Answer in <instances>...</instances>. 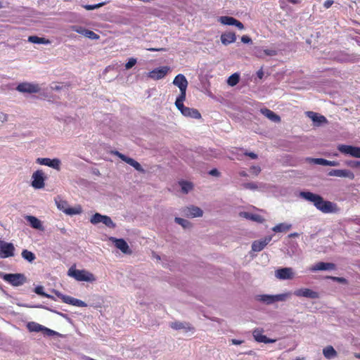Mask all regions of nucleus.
Listing matches in <instances>:
<instances>
[{
	"instance_id": "1",
	"label": "nucleus",
	"mask_w": 360,
	"mask_h": 360,
	"mask_svg": "<svg viewBox=\"0 0 360 360\" xmlns=\"http://www.w3.org/2000/svg\"><path fill=\"white\" fill-rule=\"evenodd\" d=\"M300 196L312 202L316 208L323 213H333L338 211L337 205L335 203L324 200L323 198L318 194L309 191H302L300 193Z\"/></svg>"
},
{
	"instance_id": "2",
	"label": "nucleus",
	"mask_w": 360,
	"mask_h": 360,
	"mask_svg": "<svg viewBox=\"0 0 360 360\" xmlns=\"http://www.w3.org/2000/svg\"><path fill=\"white\" fill-rule=\"evenodd\" d=\"M68 275L78 281L94 282L96 281L94 275L86 270H79L75 266H71L68 271Z\"/></svg>"
},
{
	"instance_id": "3",
	"label": "nucleus",
	"mask_w": 360,
	"mask_h": 360,
	"mask_svg": "<svg viewBox=\"0 0 360 360\" xmlns=\"http://www.w3.org/2000/svg\"><path fill=\"white\" fill-rule=\"evenodd\" d=\"M58 208L68 215L79 214L82 212V206L78 205L74 207H70L68 203L63 200L56 201Z\"/></svg>"
},
{
	"instance_id": "4",
	"label": "nucleus",
	"mask_w": 360,
	"mask_h": 360,
	"mask_svg": "<svg viewBox=\"0 0 360 360\" xmlns=\"http://www.w3.org/2000/svg\"><path fill=\"white\" fill-rule=\"evenodd\" d=\"M90 222L92 224H98L99 223H103L107 227L110 229H115L116 227V224L112 221L111 218L107 215H102L100 213H95L90 219Z\"/></svg>"
},
{
	"instance_id": "5",
	"label": "nucleus",
	"mask_w": 360,
	"mask_h": 360,
	"mask_svg": "<svg viewBox=\"0 0 360 360\" xmlns=\"http://www.w3.org/2000/svg\"><path fill=\"white\" fill-rule=\"evenodd\" d=\"M3 279L13 286H20L26 282V277L22 274H6Z\"/></svg>"
},
{
	"instance_id": "6",
	"label": "nucleus",
	"mask_w": 360,
	"mask_h": 360,
	"mask_svg": "<svg viewBox=\"0 0 360 360\" xmlns=\"http://www.w3.org/2000/svg\"><path fill=\"white\" fill-rule=\"evenodd\" d=\"M15 247L13 243L0 240V258L14 256Z\"/></svg>"
},
{
	"instance_id": "7",
	"label": "nucleus",
	"mask_w": 360,
	"mask_h": 360,
	"mask_svg": "<svg viewBox=\"0 0 360 360\" xmlns=\"http://www.w3.org/2000/svg\"><path fill=\"white\" fill-rule=\"evenodd\" d=\"M32 186L36 189L43 188L45 186L46 176L42 170H37L32 174Z\"/></svg>"
},
{
	"instance_id": "8",
	"label": "nucleus",
	"mask_w": 360,
	"mask_h": 360,
	"mask_svg": "<svg viewBox=\"0 0 360 360\" xmlns=\"http://www.w3.org/2000/svg\"><path fill=\"white\" fill-rule=\"evenodd\" d=\"M40 89L39 84L29 82L20 83L16 87L18 91L29 94L38 93L40 91Z\"/></svg>"
},
{
	"instance_id": "9",
	"label": "nucleus",
	"mask_w": 360,
	"mask_h": 360,
	"mask_svg": "<svg viewBox=\"0 0 360 360\" xmlns=\"http://www.w3.org/2000/svg\"><path fill=\"white\" fill-rule=\"evenodd\" d=\"M173 84L178 86L180 89V94L179 95H186V89L188 87V81L186 78V77L182 74L177 75L174 81Z\"/></svg>"
},
{
	"instance_id": "10",
	"label": "nucleus",
	"mask_w": 360,
	"mask_h": 360,
	"mask_svg": "<svg viewBox=\"0 0 360 360\" xmlns=\"http://www.w3.org/2000/svg\"><path fill=\"white\" fill-rule=\"evenodd\" d=\"M56 294L58 297H59L63 302H65L66 304H70L73 306L81 307H84L86 306V304L84 302H83L82 300L72 297L68 295H63L62 293L58 292H56Z\"/></svg>"
},
{
	"instance_id": "11",
	"label": "nucleus",
	"mask_w": 360,
	"mask_h": 360,
	"mask_svg": "<svg viewBox=\"0 0 360 360\" xmlns=\"http://www.w3.org/2000/svg\"><path fill=\"white\" fill-rule=\"evenodd\" d=\"M169 70V68L167 66L158 68L149 72L148 76L153 79L158 80L164 78Z\"/></svg>"
},
{
	"instance_id": "12",
	"label": "nucleus",
	"mask_w": 360,
	"mask_h": 360,
	"mask_svg": "<svg viewBox=\"0 0 360 360\" xmlns=\"http://www.w3.org/2000/svg\"><path fill=\"white\" fill-rule=\"evenodd\" d=\"M294 295L297 297H304L311 299H317L319 294L309 288H300L294 292Z\"/></svg>"
},
{
	"instance_id": "13",
	"label": "nucleus",
	"mask_w": 360,
	"mask_h": 360,
	"mask_svg": "<svg viewBox=\"0 0 360 360\" xmlns=\"http://www.w3.org/2000/svg\"><path fill=\"white\" fill-rule=\"evenodd\" d=\"M275 276L281 280L291 279L293 278L292 269L290 267L278 269L275 271Z\"/></svg>"
},
{
	"instance_id": "14",
	"label": "nucleus",
	"mask_w": 360,
	"mask_h": 360,
	"mask_svg": "<svg viewBox=\"0 0 360 360\" xmlns=\"http://www.w3.org/2000/svg\"><path fill=\"white\" fill-rule=\"evenodd\" d=\"M37 162L40 165L49 166V167L56 169L57 170H60V160H58L57 158H55L53 160H51L50 158H37Z\"/></svg>"
},
{
	"instance_id": "15",
	"label": "nucleus",
	"mask_w": 360,
	"mask_h": 360,
	"mask_svg": "<svg viewBox=\"0 0 360 360\" xmlns=\"http://www.w3.org/2000/svg\"><path fill=\"white\" fill-rule=\"evenodd\" d=\"M271 240V236H266L262 239L255 240L252 244V250L254 252H259L262 250Z\"/></svg>"
},
{
	"instance_id": "16",
	"label": "nucleus",
	"mask_w": 360,
	"mask_h": 360,
	"mask_svg": "<svg viewBox=\"0 0 360 360\" xmlns=\"http://www.w3.org/2000/svg\"><path fill=\"white\" fill-rule=\"evenodd\" d=\"M329 176L354 179V174L349 169H332L328 172Z\"/></svg>"
},
{
	"instance_id": "17",
	"label": "nucleus",
	"mask_w": 360,
	"mask_h": 360,
	"mask_svg": "<svg viewBox=\"0 0 360 360\" xmlns=\"http://www.w3.org/2000/svg\"><path fill=\"white\" fill-rule=\"evenodd\" d=\"M252 335L255 341L258 342L273 343L276 342V340L270 339L266 335H263V330L262 329L254 330L252 332Z\"/></svg>"
},
{
	"instance_id": "18",
	"label": "nucleus",
	"mask_w": 360,
	"mask_h": 360,
	"mask_svg": "<svg viewBox=\"0 0 360 360\" xmlns=\"http://www.w3.org/2000/svg\"><path fill=\"white\" fill-rule=\"evenodd\" d=\"M115 154L123 161L129 164V165L132 166L135 169H136L139 172H143V169L141 165L136 161L135 160L129 158L126 155H124L122 153H120V152H116Z\"/></svg>"
},
{
	"instance_id": "19",
	"label": "nucleus",
	"mask_w": 360,
	"mask_h": 360,
	"mask_svg": "<svg viewBox=\"0 0 360 360\" xmlns=\"http://www.w3.org/2000/svg\"><path fill=\"white\" fill-rule=\"evenodd\" d=\"M335 269V264L330 262H320L310 268L311 271H326Z\"/></svg>"
},
{
	"instance_id": "20",
	"label": "nucleus",
	"mask_w": 360,
	"mask_h": 360,
	"mask_svg": "<svg viewBox=\"0 0 360 360\" xmlns=\"http://www.w3.org/2000/svg\"><path fill=\"white\" fill-rule=\"evenodd\" d=\"M306 161L309 163H314L316 165H324V166H338L339 165V162L337 161H330L328 160L323 158H307L306 159Z\"/></svg>"
},
{
	"instance_id": "21",
	"label": "nucleus",
	"mask_w": 360,
	"mask_h": 360,
	"mask_svg": "<svg viewBox=\"0 0 360 360\" xmlns=\"http://www.w3.org/2000/svg\"><path fill=\"white\" fill-rule=\"evenodd\" d=\"M184 214L186 217H201L203 214L202 210L195 206H191L186 207L183 210Z\"/></svg>"
},
{
	"instance_id": "22",
	"label": "nucleus",
	"mask_w": 360,
	"mask_h": 360,
	"mask_svg": "<svg viewBox=\"0 0 360 360\" xmlns=\"http://www.w3.org/2000/svg\"><path fill=\"white\" fill-rule=\"evenodd\" d=\"M115 247L120 250L123 253L131 255V250H130L127 243L122 238L115 239Z\"/></svg>"
},
{
	"instance_id": "23",
	"label": "nucleus",
	"mask_w": 360,
	"mask_h": 360,
	"mask_svg": "<svg viewBox=\"0 0 360 360\" xmlns=\"http://www.w3.org/2000/svg\"><path fill=\"white\" fill-rule=\"evenodd\" d=\"M184 116L190 117L195 119L201 118V115L199 111L194 108L185 107L183 111L181 112Z\"/></svg>"
},
{
	"instance_id": "24",
	"label": "nucleus",
	"mask_w": 360,
	"mask_h": 360,
	"mask_svg": "<svg viewBox=\"0 0 360 360\" xmlns=\"http://www.w3.org/2000/svg\"><path fill=\"white\" fill-rule=\"evenodd\" d=\"M236 37L234 32H228L221 35V41L224 45H228L236 41Z\"/></svg>"
},
{
	"instance_id": "25",
	"label": "nucleus",
	"mask_w": 360,
	"mask_h": 360,
	"mask_svg": "<svg viewBox=\"0 0 360 360\" xmlns=\"http://www.w3.org/2000/svg\"><path fill=\"white\" fill-rule=\"evenodd\" d=\"M261 112L262 113V115H264L265 117L269 118L272 122H279L281 121V117L278 115L274 113L272 110L268 108L261 109Z\"/></svg>"
},
{
	"instance_id": "26",
	"label": "nucleus",
	"mask_w": 360,
	"mask_h": 360,
	"mask_svg": "<svg viewBox=\"0 0 360 360\" xmlns=\"http://www.w3.org/2000/svg\"><path fill=\"white\" fill-rule=\"evenodd\" d=\"M25 219L28 221L30 226L36 229H42L41 221L34 216L27 215Z\"/></svg>"
},
{
	"instance_id": "27",
	"label": "nucleus",
	"mask_w": 360,
	"mask_h": 360,
	"mask_svg": "<svg viewBox=\"0 0 360 360\" xmlns=\"http://www.w3.org/2000/svg\"><path fill=\"white\" fill-rule=\"evenodd\" d=\"M292 225L286 223H280L272 228V231L276 233H282L289 231Z\"/></svg>"
},
{
	"instance_id": "28",
	"label": "nucleus",
	"mask_w": 360,
	"mask_h": 360,
	"mask_svg": "<svg viewBox=\"0 0 360 360\" xmlns=\"http://www.w3.org/2000/svg\"><path fill=\"white\" fill-rule=\"evenodd\" d=\"M323 354L327 359H333L337 356V352L332 346H328L323 349Z\"/></svg>"
},
{
	"instance_id": "29",
	"label": "nucleus",
	"mask_w": 360,
	"mask_h": 360,
	"mask_svg": "<svg viewBox=\"0 0 360 360\" xmlns=\"http://www.w3.org/2000/svg\"><path fill=\"white\" fill-rule=\"evenodd\" d=\"M307 115L314 122L319 123L326 122L327 120L323 115H319L318 113L314 112H308Z\"/></svg>"
},
{
	"instance_id": "30",
	"label": "nucleus",
	"mask_w": 360,
	"mask_h": 360,
	"mask_svg": "<svg viewBox=\"0 0 360 360\" xmlns=\"http://www.w3.org/2000/svg\"><path fill=\"white\" fill-rule=\"evenodd\" d=\"M353 147L352 146L342 144L338 146V150L342 154L352 156Z\"/></svg>"
},
{
	"instance_id": "31",
	"label": "nucleus",
	"mask_w": 360,
	"mask_h": 360,
	"mask_svg": "<svg viewBox=\"0 0 360 360\" xmlns=\"http://www.w3.org/2000/svg\"><path fill=\"white\" fill-rule=\"evenodd\" d=\"M171 327L176 330L185 328L191 330L193 329L192 327H191V326L188 323H184L179 321L172 323Z\"/></svg>"
},
{
	"instance_id": "32",
	"label": "nucleus",
	"mask_w": 360,
	"mask_h": 360,
	"mask_svg": "<svg viewBox=\"0 0 360 360\" xmlns=\"http://www.w3.org/2000/svg\"><path fill=\"white\" fill-rule=\"evenodd\" d=\"M28 41L30 42L34 43V44H47L49 43V41L44 37H39L37 36H30L28 38Z\"/></svg>"
},
{
	"instance_id": "33",
	"label": "nucleus",
	"mask_w": 360,
	"mask_h": 360,
	"mask_svg": "<svg viewBox=\"0 0 360 360\" xmlns=\"http://www.w3.org/2000/svg\"><path fill=\"white\" fill-rule=\"evenodd\" d=\"M21 255L22 258L29 262H32L36 259L35 255L27 250H23Z\"/></svg>"
},
{
	"instance_id": "34",
	"label": "nucleus",
	"mask_w": 360,
	"mask_h": 360,
	"mask_svg": "<svg viewBox=\"0 0 360 360\" xmlns=\"http://www.w3.org/2000/svg\"><path fill=\"white\" fill-rule=\"evenodd\" d=\"M27 327L30 332H41L43 329V326L35 322L28 323Z\"/></svg>"
},
{
	"instance_id": "35",
	"label": "nucleus",
	"mask_w": 360,
	"mask_h": 360,
	"mask_svg": "<svg viewBox=\"0 0 360 360\" xmlns=\"http://www.w3.org/2000/svg\"><path fill=\"white\" fill-rule=\"evenodd\" d=\"M186 95H179V96L176 98V101H175L176 107L181 112L183 111V110L186 107L184 105V101L186 100Z\"/></svg>"
},
{
	"instance_id": "36",
	"label": "nucleus",
	"mask_w": 360,
	"mask_h": 360,
	"mask_svg": "<svg viewBox=\"0 0 360 360\" xmlns=\"http://www.w3.org/2000/svg\"><path fill=\"white\" fill-rule=\"evenodd\" d=\"M240 80V75L238 73H233L227 79V84L231 86H236Z\"/></svg>"
},
{
	"instance_id": "37",
	"label": "nucleus",
	"mask_w": 360,
	"mask_h": 360,
	"mask_svg": "<svg viewBox=\"0 0 360 360\" xmlns=\"http://www.w3.org/2000/svg\"><path fill=\"white\" fill-rule=\"evenodd\" d=\"M219 21L224 25H234L236 22V19L230 16H221L220 17Z\"/></svg>"
},
{
	"instance_id": "38",
	"label": "nucleus",
	"mask_w": 360,
	"mask_h": 360,
	"mask_svg": "<svg viewBox=\"0 0 360 360\" xmlns=\"http://www.w3.org/2000/svg\"><path fill=\"white\" fill-rule=\"evenodd\" d=\"M249 220H252L259 224H262L265 221V219L259 214H254L249 212Z\"/></svg>"
},
{
	"instance_id": "39",
	"label": "nucleus",
	"mask_w": 360,
	"mask_h": 360,
	"mask_svg": "<svg viewBox=\"0 0 360 360\" xmlns=\"http://www.w3.org/2000/svg\"><path fill=\"white\" fill-rule=\"evenodd\" d=\"M258 300L266 303L267 304H270L274 303L273 295H261L258 296Z\"/></svg>"
},
{
	"instance_id": "40",
	"label": "nucleus",
	"mask_w": 360,
	"mask_h": 360,
	"mask_svg": "<svg viewBox=\"0 0 360 360\" xmlns=\"http://www.w3.org/2000/svg\"><path fill=\"white\" fill-rule=\"evenodd\" d=\"M174 221L183 226L184 229H188L191 227V224L189 221L180 217H175Z\"/></svg>"
},
{
	"instance_id": "41",
	"label": "nucleus",
	"mask_w": 360,
	"mask_h": 360,
	"mask_svg": "<svg viewBox=\"0 0 360 360\" xmlns=\"http://www.w3.org/2000/svg\"><path fill=\"white\" fill-rule=\"evenodd\" d=\"M179 184L181 186L182 191L185 193H187L189 191H191L193 188L192 184L188 181H182L179 182Z\"/></svg>"
},
{
	"instance_id": "42",
	"label": "nucleus",
	"mask_w": 360,
	"mask_h": 360,
	"mask_svg": "<svg viewBox=\"0 0 360 360\" xmlns=\"http://www.w3.org/2000/svg\"><path fill=\"white\" fill-rule=\"evenodd\" d=\"M84 36H85L86 37H88L91 39H99V36L97 34H96L94 32L87 30V29L86 30V31H84Z\"/></svg>"
},
{
	"instance_id": "43",
	"label": "nucleus",
	"mask_w": 360,
	"mask_h": 360,
	"mask_svg": "<svg viewBox=\"0 0 360 360\" xmlns=\"http://www.w3.org/2000/svg\"><path fill=\"white\" fill-rule=\"evenodd\" d=\"M34 292L44 297H50L51 296L44 292V287L41 285L37 286L34 288Z\"/></svg>"
},
{
	"instance_id": "44",
	"label": "nucleus",
	"mask_w": 360,
	"mask_h": 360,
	"mask_svg": "<svg viewBox=\"0 0 360 360\" xmlns=\"http://www.w3.org/2000/svg\"><path fill=\"white\" fill-rule=\"evenodd\" d=\"M261 172V168L259 166H251L249 168V173L254 176L258 175Z\"/></svg>"
},
{
	"instance_id": "45",
	"label": "nucleus",
	"mask_w": 360,
	"mask_h": 360,
	"mask_svg": "<svg viewBox=\"0 0 360 360\" xmlns=\"http://www.w3.org/2000/svg\"><path fill=\"white\" fill-rule=\"evenodd\" d=\"M136 62L137 61H136V58H129L128 62L125 64V68L127 70L131 68L132 67H134L136 65Z\"/></svg>"
},
{
	"instance_id": "46",
	"label": "nucleus",
	"mask_w": 360,
	"mask_h": 360,
	"mask_svg": "<svg viewBox=\"0 0 360 360\" xmlns=\"http://www.w3.org/2000/svg\"><path fill=\"white\" fill-rule=\"evenodd\" d=\"M41 333L46 336H52L56 334V332L54 330H52L49 328H47L44 326H43V329L41 330Z\"/></svg>"
},
{
	"instance_id": "47",
	"label": "nucleus",
	"mask_w": 360,
	"mask_h": 360,
	"mask_svg": "<svg viewBox=\"0 0 360 360\" xmlns=\"http://www.w3.org/2000/svg\"><path fill=\"white\" fill-rule=\"evenodd\" d=\"M352 157L360 158V147H353Z\"/></svg>"
},
{
	"instance_id": "48",
	"label": "nucleus",
	"mask_w": 360,
	"mask_h": 360,
	"mask_svg": "<svg viewBox=\"0 0 360 360\" xmlns=\"http://www.w3.org/2000/svg\"><path fill=\"white\" fill-rule=\"evenodd\" d=\"M104 4H105L104 3H100V4H95V5H86V6H84V8L88 11H91V10H94L95 8H100L102 6H103Z\"/></svg>"
},
{
	"instance_id": "49",
	"label": "nucleus",
	"mask_w": 360,
	"mask_h": 360,
	"mask_svg": "<svg viewBox=\"0 0 360 360\" xmlns=\"http://www.w3.org/2000/svg\"><path fill=\"white\" fill-rule=\"evenodd\" d=\"M285 297H286V295H284V294L273 295L274 303L276 302L285 300Z\"/></svg>"
},
{
	"instance_id": "50",
	"label": "nucleus",
	"mask_w": 360,
	"mask_h": 360,
	"mask_svg": "<svg viewBox=\"0 0 360 360\" xmlns=\"http://www.w3.org/2000/svg\"><path fill=\"white\" fill-rule=\"evenodd\" d=\"M264 52L266 56H274L277 55V51L274 49H264Z\"/></svg>"
},
{
	"instance_id": "51",
	"label": "nucleus",
	"mask_w": 360,
	"mask_h": 360,
	"mask_svg": "<svg viewBox=\"0 0 360 360\" xmlns=\"http://www.w3.org/2000/svg\"><path fill=\"white\" fill-rule=\"evenodd\" d=\"M86 29L85 28H83L82 27H77V26H74L72 27V30H74L75 32L79 33V34H81L82 35H84V31H86Z\"/></svg>"
},
{
	"instance_id": "52",
	"label": "nucleus",
	"mask_w": 360,
	"mask_h": 360,
	"mask_svg": "<svg viewBox=\"0 0 360 360\" xmlns=\"http://www.w3.org/2000/svg\"><path fill=\"white\" fill-rule=\"evenodd\" d=\"M329 278L330 279H332L333 281H338V282H340V283H345L346 282V279L344 278L334 277V276H330Z\"/></svg>"
},
{
	"instance_id": "53",
	"label": "nucleus",
	"mask_w": 360,
	"mask_h": 360,
	"mask_svg": "<svg viewBox=\"0 0 360 360\" xmlns=\"http://www.w3.org/2000/svg\"><path fill=\"white\" fill-rule=\"evenodd\" d=\"M333 0H326L323 4V6L325 8H329L333 4Z\"/></svg>"
},
{
	"instance_id": "54",
	"label": "nucleus",
	"mask_w": 360,
	"mask_h": 360,
	"mask_svg": "<svg viewBox=\"0 0 360 360\" xmlns=\"http://www.w3.org/2000/svg\"><path fill=\"white\" fill-rule=\"evenodd\" d=\"M348 165H349L352 167H359L360 168V161H352V162L348 163Z\"/></svg>"
},
{
	"instance_id": "55",
	"label": "nucleus",
	"mask_w": 360,
	"mask_h": 360,
	"mask_svg": "<svg viewBox=\"0 0 360 360\" xmlns=\"http://www.w3.org/2000/svg\"><path fill=\"white\" fill-rule=\"evenodd\" d=\"M148 51H166V49L165 48H148L147 49Z\"/></svg>"
},
{
	"instance_id": "56",
	"label": "nucleus",
	"mask_w": 360,
	"mask_h": 360,
	"mask_svg": "<svg viewBox=\"0 0 360 360\" xmlns=\"http://www.w3.org/2000/svg\"><path fill=\"white\" fill-rule=\"evenodd\" d=\"M209 174L212 176H219V172L217 169H213L210 171Z\"/></svg>"
},
{
	"instance_id": "57",
	"label": "nucleus",
	"mask_w": 360,
	"mask_h": 360,
	"mask_svg": "<svg viewBox=\"0 0 360 360\" xmlns=\"http://www.w3.org/2000/svg\"><path fill=\"white\" fill-rule=\"evenodd\" d=\"M257 77L259 79H262L263 76H264V72L262 70V69H260L257 72Z\"/></svg>"
},
{
	"instance_id": "58",
	"label": "nucleus",
	"mask_w": 360,
	"mask_h": 360,
	"mask_svg": "<svg viewBox=\"0 0 360 360\" xmlns=\"http://www.w3.org/2000/svg\"><path fill=\"white\" fill-rule=\"evenodd\" d=\"M238 29L243 30L244 28L243 25L238 20H236V22L234 24Z\"/></svg>"
},
{
	"instance_id": "59",
	"label": "nucleus",
	"mask_w": 360,
	"mask_h": 360,
	"mask_svg": "<svg viewBox=\"0 0 360 360\" xmlns=\"http://www.w3.org/2000/svg\"><path fill=\"white\" fill-rule=\"evenodd\" d=\"M231 342L233 345H240L241 344L242 342H243V341H241V340H236V339H232L231 340Z\"/></svg>"
},
{
	"instance_id": "60",
	"label": "nucleus",
	"mask_w": 360,
	"mask_h": 360,
	"mask_svg": "<svg viewBox=\"0 0 360 360\" xmlns=\"http://www.w3.org/2000/svg\"><path fill=\"white\" fill-rule=\"evenodd\" d=\"M248 186H249V189H251V190H255L257 188V186L255 184H252V183H249Z\"/></svg>"
},
{
	"instance_id": "61",
	"label": "nucleus",
	"mask_w": 360,
	"mask_h": 360,
	"mask_svg": "<svg viewBox=\"0 0 360 360\" xmlns=\"http://www.w3.org/2000/svg\"><path fill=\"white\" fill-rule=\"evenodd\" d=\"M288 2L293 4H298L301 2L300 0H287Z\"/></svg>"
},
{
	"instance_id": "62",
	"label": "nucleus",
	"mask_w": 360,
	"mask_h": 360,
	"mask_svg": "<svg viewBox=\"0 0 360 360\" xmlns=\"http://www.w3.org/2000/svg\"><path fill=\"white\" fill-rule=\"evenodd\" d=\"M257 157V156L255 153L249 152V158L255 159Z\"/></svg>"
},
{
	"instance_id": "63",
	"label": "nucleus",
	"mask_w": 360,
	"mask_h": 360,
	"mask_svg": "<svg viewBox=\"0 0 360 360\" xmlns=\"http://www.w3.org/2000/svg\"><path fill=\"white\" fill-rule=\"evenodd\" d=\"M299 236V233H291L288 235L289 238H296Z\"/></svg>"
},
{
	"instance_id": "64",
	"label": "nucleus",
	"mask_w": 360,
	"mask_h": 360,
	"mask_svg": "<svg viewBox=\"0 0 360 360\" xmlns=\"http://www.w3.org/2000/svg\"><path fill=\"white\" fill-rule=\"evenodd\" d=\"M241 41L243 42V43H248V35H243L241 38Z\"/></svg>"
}]
</instances>
